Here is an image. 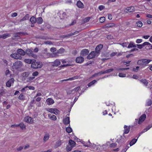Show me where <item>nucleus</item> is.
<instances>
[{"label": "nucleus", "mask_w": 152, "mask_h": 152, "mask_svg": "<svg viewBox=\"0 0 152 152\" xmlns=\"http://www.w3.org/2000/svg\"><path fill=\"white\" fill-rule=\"evenodd\" d=\"M97 83V81L95 80H94L91 82H90L88 84V87H90L96 83Z\"/></svg>", "instance_id": "f704fd0d"}, {"label": "nucleus", "mask_w": 152, "mask_h": 152, "mask_svg": "<svg viewBox=\"0 0 152 152\" xmlns=\"http://www.w3.org/2000/svg\"><path fill=\"white\" fill-rule=\"evenodd\" d=\"M28 90H34L35 89L34 87L32 86H28Z\"/></svg>", "instance_id": "680f3d73"}, {"label": "nucleus", "mask_w": 152, "mask_h": 152, "mask_svg": "<svg viewBox=\"0 0 152 152\" xmlns=\"http://www.w3.org/2000/svg\"><path fill=\"white\" fill-rule=\"evenodd\" d=\"M80 88V87H75L72 90H69L67 91V94H73L77 92Z\"/></svg>", "instance_id": "423d86ee"}, {"label": "nucleus", "mask_w": 152, "mask_h": 152, "mask_svg": "<svg viewBox=\"0 0 152 152\" xmlns=\"http://www.w3.org/2000/svg\"><path fill=\"white\" fill-rule=\"evenodd\" d=\"M87 144L88 145H91V147H92L94 148L96 146V145L95 144H93V145H92V144L90 142L89 140L88 141V142L87 143Z\"/></svg>", "instance_id": "603ef678"}, {"label": "nucleus", "mask_w": 152, "mask_h": 152, "mask_svg": "<svg viewBox=\"0 0 152 152\" xmlns=\"http://www.w3.org/2000/svg\"><path fill=\"white\" fill-rule=\"evenodd\" d=\"M105 7L104 6L101 5L99 6V9L101 11L104 9V8Z\"/></svg>", "instance_id": "bf43d9fd"}, {"label": "nucleus", "mask_w": 152, "mask_h": 152, "mask_svg": "<svg viewBox=\"0 0 152 152\" xmlns=\"http://www.w3.org/2000/svg\"><path fill=\"white\" fill-rule=\"evenodd\" d=\"M136 47V45H135L132 42H130L128 45L127 47L128 48H130L132 47L134 48L135 47Z\"/></svg>", "instance_id": "ea45409f"}, {"label": "nucleus", "mask_w": 152, "mask_h": 152, "mask_svg": "<svg viewBox=\"0 0 152 152\" xmlns=\"http://www.w3.org/2000/svg\"><path fill=\"white\" fill-rule=\"evenodd\" d=\"M17 52L18 53L20 56H24L25 54V52L22 49H18L17 50Z\"/></svg>", "instance_id": "393cba45"}, {"label": "nucleus", "mask_w": 152, "mask_h": 152, "mask_svg": "<svg viewBox=\"0 0 152 152\" xmlns=\"http://www.w3.org/2000/svg\"><path fill=\"white\" fill-rule=\"evenodd\" d=\"M38 74L39 72H38L36 71L32 73V75L34 77L38 75Z\"/></svg>", "instance_id": "052dcab7"}, {"label": "nucleus", "mask_w": 152, "mask_h": 152, "mask_svg": "<svg viewBox=\"0 0 152 152\" xmlns=\"http://www.w3.org/2000/svg\"><path fill=\"white\" fill-rule=\"evenodd\" d=\"M64 123L65 124H68L70 123V120L69 117H66L63 120Z\"/></svg>", "instance_id": "4be33fe9"}, {"label": "nucleus", "mask_w": 152, "mask_h": 152, "mask_svg": "<svg viewBox=\"0 0 152 152\" xmlns=\"http://www.w3.org/2000/svg\"><path fill=\"white\" fill-rule=\"evenodd\" d=\"M26 53L29 56H31L34 58H37V56L33 54V51L30 49H27L26 51Z\"/></svg>", "instance_id": "9d476101"}, {"label": "nucleus", "mask_w": 152, "mask_h": 152, "mask_svg": "<svg viewBox=\"0 0 152 152\" xmlns=\"http://www.w3.org/2000/svg\"><path fill=\"white\" fill-rule=\"evenodd\" d=\"M124 134H127L128 133L130 130V126L125 125L124 126Z\"/></svg>", "instance_id": "6ab92c4d"}, {"label": "nucleus", "mask_w": 152, "mask_h": 152, "mask_svg": "<svg viewBox=\"0 0 152 152\" xmlns=\"http://www.w3.org/2000/svg\"><path fill=\"white\" fill-rule=\"evenodd\" d=\"M28 90V86H26L24 87L23 88H22L21 90V91L22 92H24L25 91H27V90Z\"/></svg>", "instance_id": "a18cd8bd"}, {"label": "nucleus", "mask_w": 152, "mask_h": 152, "mask_svg": "<svg viewBox=\"0 0 152 152\" xmlns=\"http://www.w3.org/2000/svg\"><path fill=\"white\" fill-rule=\"evenodd\" d=\"M43 64L40 62H33L31 64V67L34 69L39 68L42 66Z\"/></svg>", "instance_id": "f03ea898"}, {"label": "nucleus", "mask_w": 152, "mask_h": 152, "mask_svg": "<svg viewBox=\"0 0 152 152\" xmlns=\"http://www.w3.org/2000/svg\"><path fill=\"white\" fill-rule=\"evenodd\" d=\"M46 102L48 105H51L53 104L54 102L52 99L48 98L46 100Z\"/></svg>", "instance_id": "dca6fc26"}, {"label": "nucleus", "mask_w": 152, "mask_h": 152, "mask_svg": "<svg viewBox=\"0 0 152 152\" xmlns=\"http://www.w3.org/2000/svg\"><path fill=\"white\" fill-rule=\"evenodd\" d=\"M18 99L21 100H23L25 99V96L23 94H21L18 97Z\"/></svg>", "instance_id": "79ce46f5"}, {"label": "nucleus", "mask_w": 152, "mask_h": 152, "mask_svg": "<svg viewBox=\"0 0 152 152\" xmlns=\"http://www.w3.org/2000/svg\"><path fill=\"white\" fill-rule=\"evenodd\" d=\"M117 145V144L115 143H112L110 145V146L112 148L115 147Z\"/></svg>", "instance_id": "13d9d810"}, {"label": "nucleus", "mask_w": 152, "mask_h": 152, "mask_svg": "<svg viewBox=\"0 0 152 152\" xmlns=\"http://www.w3.org/2000/svg\"><path fill=\"white\" fill-rule=\"evenodd\" d=\"M126 74L122 73H120L118 74V76L120 77H126Z\"/></svg>", "instance_id": "de8ad7c7"}, {"label": "nucleus", "mask_w": 152, "mask_h": 152, "mask_svg": "<svg viewBox=\"0 0 152 152\" xmlns=\"http://www.w3.org/2000/svg\"><path fill=\"white\" fill-rule=\"evenodd\" d=\"M10 56L11 57L15 59H17V58H18L17 57H16L17 56H16V53H13V54H11L10 55Z\"/></svg>", "instance_id": "8fccbe9b"}, {"label": "nucleus", "mask_w": 152, "mask_h": 152, "mask_svg": "<svg viewBox=\"0 0 152 152\" xmlns=\"http://www.w3.org/2000/svg\"><path fill=\"white\" fill-rule=\"evenodd\" d=\"M29 73L28 72H24L22 74V75L23 77H24V79L25 77H27L29 75Z\"/></svg>", "instance_id": "58836bf2"}, {"label": "nucleus", "mask_w": 152, "mask_h": 152, "mask_svg": "<svg viewBox=\"0 0 152 152\" xmlns=\"http://www.w3.org/2000/svg\"><path fill=\"white\" fill-rule=\"evenodd\" d=\"M99 54L95 51H92L87 56V58L88 59H91L99 55Z\"/></svg>", "instance_id": "0eeeda50"}, {"label": "nucleus", "mask_w": 152, "mask_h": 152, "mask_svg": "<svg viewBox=\"0 0 152 152\" xmlns=\"http://www.w3.org/2000/svg\"><path fill=\"white\" fill-rule=\"evenodd\" d=\"M0 95L6 97L9 96L8 92L5 89L4 90L0 93Z\"/></svg>", "instance_id": "ddd939ff"}, {"label": "nucleus", "mask_w": 152, "mask_h": 152, "mask_svg": "<svg viewBox=\"0 0 152 152\" xmlns=\"http://www.w3.org/2000/svg\"><path fill=\"white\" fill-rule=\"evenodd\" d=\"M85 142H82V143L84 145V146L85 147H91V145H88L85 144Z\"/></svg>", "instance_id": "0e129e2a"}, {"label": "nucleus", "mask_w": 152, "mask_h": 152, "mask_svg": "<svg viewBox=\"0 0 152 152\" xmlns=\"http://www.w3.org/2000/svg\"><path fill=\"white\" fill-rule=\"evenodd\" d=\"M146 128L144 129L139 134V137L141 134H142L143 133H144L145 132H146L147 131H146Z\"/></svg>", "instance_id": "4d7b16f0"}, {"label": "nucleus", "mask_w": 152, "mask_h": 152, "mask_svg": "<svg viewBox=\"0 0 152 152\" xmlns=\"http://www.w3.org/2000/svg\"><path fill=\"white\" fill-rule=\"evenodd\" d=\"M136 25L138 27H141L142 25V23L141 21H139L136 23Z\"/></svg>", "instance_id": "c03bdc74"}, {"label": "nucleus", "mask_w": 152, "mask_h": 152, "mask_svg": "<svg viewBox=\"0 0 152 152\" xmlns=\"http://www.w3.org/2000/svg\"><path fill=\"white\" fill-rule=\"evenodd\" d=\"M88 53L89 51L88 49H84L81 51L80 55L82 56H86Z\"/></svg>", "instance_id": "2eb2a0df"}, {"label": "nucleus", "mask_w": 152, "mask_h": 152, "mask_svg": "<svg viewBox=\"0 0 152 152\" xmlns=\"http://www.w3.org/2000/svg\"><path fill=\"white\" fill-rule=\"evenodd\" d=\"M115 26V24L114 23H109L107 25V27H112Z\"/></svg>", "instance_id": "09e8293b"}, {"label": "nucleus", "mask_w": 152, "mask_h": 152, "mask_svg": "<svg viewBox=\"0 0 152 152\" xmlns=\"http://www.w3.org/2000/svg\"><path fill=\"white\" fill-rule=\"evenodd\" d=\"M61 64V62L59 59L56 60L52 63V65L53 66H58Z\"/></svg>", "instance_id": "aec40b11"}, {"label": "nucleus", "mask_w": 152, "mask_h": 152, "mask_svg": "<svg viewBox=\"0 0 152 152\" xmlns=\"http://www.w3.org/2000/svg\"><path fill=\"white\" fill-rule=\"evenodd\" d=\"M84 61V58L81 56H79L76 58V63L79 64L82 63Z\"/></svg>", "instance_id": "4468645a"}, {"label": "nucleus", "mask_w": 152, "mask_h": 152, "mask_svg": "<svg viewBox=\"0 0 152 152\" xmlns=\"http://www.w3.org/2000/svg\"><path fill=\"white\" fill-rule=\"evenodd\" d=\"M29 18V15L28 14H27L24 17H23L22 19L20 20V21L28 20Z\"/></svg>", "instance_id": "4c0bfd02"}, {"label": "nucleus", "mask_w": 152, "mask_h": 152, "mask_svg": "<svg viewBox=\"0 0 152 152\" xmlns=\"http://www.w3.org/2000/svg\"><path fill=\"white\" fill-rule=\"evenodd\" d=\"M25 122L31 124H32L34 123L33 119L29 116H27L25 117L24 119Z\"/></svg>", "instance_id": "6e6552de"}, {"label": "nucleus", "mask_w": 152, "mask_h": 152, "mask_svg": "<svg viewBox=\"0 0 152 152\" xmlns=\"http://www.w3.org/2000/svg\"><path fill=\"white\" fill-rule=\"evenodd\" d=\"M36 19L34 16L31 17L30 19V21L32 24H34L36 22Z\"/></svg>", "instance_id": "cd10ccee"}, {"label": "nucleus", "mask_w": 152, "mask_h": 152, "mask_svg": "<svg viewBox=\"0 0 152 152\" xmlns=\"http://www.w3.org/2000/svg\"><path fill=\"white\" fill-rule=\"evenodd\" d=\"M66 130L68 133H71L72 131V129L70 127H68L66 128Z\"/></svg>", "instance_id": "a19ab883"}, {"label": "nucleus", "mask_w": 152, "mask_h": 152, "mask_svg": "<svg viewBox=\"0 0 152 152\" xmlns=\"http://www.w3.org/2000/svg\"><path fill=\"white\" fill-rule=\"evenodd\" d=\"M61 140H58L57 141L55 145V148H56L60 146L61 145Z\"/></svg>", "instance_id": "bb28decb"}, {"label": "nucleus", "mask_w": 152, "mask_h": 152, "mask_svg": "<svg viewBox=\"0 0 152 152\" xmlns=\"http://www.w3.org/2000/svg\"><path fill=\"white\" fill-rule=\"evenodd\" d=\"M19 126H20L21 129L23 130L24 129H26V126L23 123H20L19 124Z\"/></svg>", "instance_id": "e433bc0d"}, {"label": "nucleus", "mask_w": 152, "mask_h": 152, "mask_svg": "<svg viewBox=\"0 0 152 152\" xmlns=\"http://www.w3.org/2000/svg\"><path fill=\"white\" fill-rule=\"evenodd\" d=\"M139 66H137L136 67V68H133V71L135 72H137L139 69Z\"/></svg>", "instance_id": "e2e57ef3"}, {"label": "nucleus", "mask_w": 152, "mask_h": 152, "mask_svg": "<svg viewBox=\"0 0 152 152\" xmlns=\"http://www.w3.org/2000/svg\"><path fill=\"white\" fill-rule=\"evenodd\" d=\"M69 144L72 148L75 146L76 143L73 140H70L69 141Z\"/></svg>", "instance_id": "5701e85b"}, {"label": "nucleus", "mask_w": 152, "mask_h": 152, "mask_svg": "<svg viewBox=\"0 0 152 152\" xmlns=\"http://www.w3.org/2000/svg\"><path fill=\"white\" fill-rule=\"evenodd\" d=\"M141 82L143 83L145 86H147L148 84V82L147 80L144 79H142L140 80Z\"/></svg>", "instance_id": "72a5a7b5"}, {"label": "nucleus", "mask_w": 152, "mask_h": 152, "mask_svg": "<svg viewBox=\"0 0 152 152\" xmlns=\"http://www.w3.org/2000/svg\"><path fill=\"white\" fill-rule=\"evenodd\" d=\"M138 137L137 139H133L129 143L130 146H132L136 142Z\"/></svg>", "instance_id": "2f4dec72"}, {"label": "nucleus", "mask_w": 152, "mask_h": 152, "mask_svg": "<svg viewBox=\"0 0 152 152\" xmlns=\"http://www.w3.org/2000/svg\"><path fill=\"white\" fill-rule=\"evenodd\" d=\"M34 78V77H29L27 80V82H30L33 80Z\"/></svg>", "instance_id": "5fc2aeb1"}, {"label": "nucleus", "mask_w": 152, "mask_h": 152, "mask_svg": "<svg viewBox=\"0 0 152 152\" xmlns=\"http://www.w3.org/2000/svg\"><path fill=\"white\" fill-rule=\"evenodd\" d=\"M64 49L63 48H61L60 49L58 50L56 53H53L51 54H50L49 53H47V57H46L49 58L50 57H56L59 56L58 55V54H62L64 52Z\"/></svg>", "instance_id": "f257e3e1"}, {"label": "nucleus", "mask_w": 152, "mask_h": 152, "mask_svg": "<svg viewBox=\"0 0 152 152\" xmlns=\"http://www.w3.org/2000/svg\"><path fill=\"white\" fill-rule=\"evenodd\" d=\"M48 116L49 118L51 120L56 121V116L54 115H51V114H48Z\"/></svg>", "instance_id": "c756f323"}, {"label": "nucleus", "mask_w": 152, "mask_h": 152, "mask_svg": "<svg viewBox=\"0 0 152 152\" xmlns=\"http://www.w3.org/2000/svg\"><path fill=\"white\" fill-rule=\"evenodd\" d=\"M106 73L105 71H102L100 72H99L95 74L94 75H93L92 77H96L98 75H100L102 74H104Z\"/></svg>", "instance_id": "473e14b6"}, {"label": "nucleus", "mask_w": 152, "mask_h": 152, "mask_svg": "<svg viewBox=\"0 0 152 152\" xmlns=\"http://www.w3.org/2000/svg\"><path fill=\"white\" fill-rule=\"evenodd\" d=\"M77 5L78 7L80 8H83L84 7L83 4L80 1H79L77 2Z\"/></svg>", "instance_id": "b1692460"}, {"label": "nucleus", "mask_w": 152, "mask_h": 152, "mask_svg": "<svg viewBox=\"0 0 152 152\" xmlns=\"http://www.w3.org/2000/svg\"><path fill=\"white\" fill-rule=\"evenodd\" d=\"M135 10V9L133 6L127 7L125 8L124 11L125 13H127L128 12H134Z\"/></svg>", "instance_id": "1a4fd4ad"}, {"label": "nucleus", "mask_w": 152, "mask_h": 152, "mask_svg": "<svg viewBox=\"0 0 152 152\" xmlns=\"http://www.w3.org/2000/svg\"><path fill=\"white\" fill-rule=\"evenodd\" d=\"M73 148L69 144V145H66L65 149L67 152H69L71 151Z\"/></svg>", "instance_id": "7c9ffc66"}, {"label": "nucleus", "mask_w": 152, "mask_h": 152, "mask_svg": "<svg viewBox=\"0 0 152 152\" xmlns=\"http://www.w3.org/2000/svg\"><path fill=\"white\" fill-rule=\"evenodd\" d=\"M10 36V34L8 33L5 34L1 35H0V38L5 39L9 37Z\"/></svg>", "instance_id": "a878e982"}, {"label": "nucleus", "mask_w": 152, "mask_h": 152, "mask_svg": "<svg viewBox=\"0 0 152 152\" xmlns=\"http://www.w3.org/2000/svg\"><path fill=\"white\" fill-rule=\"evenodd\" d=\"M152 104V101L150 99L148 100L146 102V105L147 106H150Z\"/></svg>", "instance_id": "49530a36"}, {"label": "nucleus", "mask_w": 152, "mask_h": 152, "mask_svg": "<svg viewBox=\"0 0 152 152\" xmlns=\"http://www.w3.org/2000/svg\"><path fill=\"white\" fill-rule=\"evenodd\" d=\"M146 118V115L144 114L142 115L140 118L138 123L139 124H140L142 123L145 119Z\"/></svg>", "instance_id": "f8f14e48"}, {"label": "nucleus", "mask_w": 152, "mask_h": 152, "mask_svg": "<svg viewBox=\"0 0 152 152\" xmlns=\"http://www.w3.org/2000/svg\"><path fill=\"white\" fill-rule=\"evenodd\" d=\"M142 41V40L141 39H138L136 40V42L137 43H140Z\"/></svg>", "instance_id": "69168bd1"}, {"label": "nucleus", "mask_w": 152, "mask_h": 152, "mask_svg": "<svg viewBox=\"0 0 152 152\" xmlns=\"http://www.w3.org/2000/svg\"><path fill=\"white\" fill-rule=\"evenodd\" d=\"M103 47V45L102 44H100L98 45L96 48V51L97 53V54H99L100 53V50Z\"/></svg>", "instance_id": "a211bd4d"}, {"label": "nucleus", "mask_w": 152, "mask_h": 152, "mask_svg": "<svg viewBox=\"0 0 152 152\" xmlns=\"http://www.w3.org/2000/svg\"><path fill=\"white\" fill-rule=\"evenodd\" d=\"M105 20V18L104 17H101L99 19V21L101 23L104 22Z\"/></svg>", "instance_id": "3c124183"}, {"label": "nucleus", "mask_w": 152, "mask_h": 152, "mask_svg": "<svg viewBox=\"0 0 152 152\" xmlns=\"http://www.w3.org/2000/svg\"><path fill=\"white\" fill-rule=\"evenodd\" d=\"M151 61V60L143 59L139 60L137 63L139 65H143L148 64Z\"/></svg>", "instance_id": "39448f33"}, {"label": "nucleus", "mask_w": 152, "mask_h": 152, "mask_svg": "<svg viewBox=\"0 0 152 152\" xmlns=\"http://www.w3.org/2000/svg\"><path fill=\"white\" fill-rule=\"evenodd\" d=\"M22 65V62L19 61H18L13 64L12 68L14 70L20 67Z\"/></svg>", "instance_id": "7ed1b4c3"}, {"label": "nucleus", "mask_w": 152, "mask_h": 152, "mask_svg": "<svg viewBox=\"0 0 152 152\" xmlns=\"http://www.w3.org/2000/svg\"><path fill=\"white\" fill-rule=\"evenodd\" d=\"M24 61L28 64H32L33 62H36V60L34 59H24Z\"/></svg>", "instance_id": "f3484780"}, {"label": "nucleus", "mask_w": 152, "mask_h": 152, "mask_svg": "<svg viewBox=\"0 0 152 152\" xmlns=\"http://www.w3.org/2000/svg\"><path fill=\"white\" fill-rule=\"evenodd\" d=\"M49 135L48 134H46L44 136L43 140L44 142H46L49 139Z\"/></svg>", "instance_id": "c9c22d12"}, {"label": "nucleus", "mask_w": 152, "mask_h": 152, "mask_svg": "<svg viewBox=\"0 0 152 152\" xmlns=\"http://www.w3.org/2000/svg\"><path fill=\"white\" fill-rule=\"evenodd\" d=\"M36 20V22L39 24H41L43 22V20L41 17L37 18Z\"/></svg>", "instance_id": "c85d7f7f"}, {"label": "nucleus", "mask_w": 152, "mask_h": 152, "mask_svg": "<svg viewBox=\"0 0 152 152\" xmlns=\"http://www.w3.org/2000/svg\"><path fill=\"white\" fill-rule=\"evenodd\" d=\"M16 56L18 58H17V59H21L22 57L17 52L16 53Z\"/></svg>", "instance_id": "6e6d98bb"}, {"label": "nucleus", "mask_w": 152, "mask_h": 152, "mask_svg": "<svg viewBox=\"0 0 152 152\" xmlns=\"http://www.w3.org/2000/svg\"><path fill=\"white\" fill-rule=\"evenodd\" d=\"M14 82V79L13 78L10 79L6 83V86L7 87H10L12 85Z\"/></svg>", "instance_id": "9b49d317"}, {"label": "nucleus", "mask_w": 152, "mask_h": 152, "mask_svg": "<svg viewBox=\"0 0 152 152\" xmlns=\"http://www.w3.org/2000/svg\"><path fill=\"white\" fill-rule=\"evenodd\" d=\"M113 69H107L105 70V72L106 73H108L113 71Z\"/></svg>", "instance_id": "864d4df0"}, {"label": "nucleus", "mask_w": 152, "mask_h": 152, "mask_svg": "<svg viewBox=\"0 0 152 152\" xmlns=\"http://www.w3.org/2000/svg\"><path fill=\"white\" fill-rule=\"evenodd\" d=\"M46 110L47 111L53 113L56 115H58L59 113V110L56 108H48Z\"/></svg>", "instance_id": "20e7f679"}, {"label": "nucleus", "mask_w": 152, "mask_h": 152, "mask_svg": "<svg viewBox=\"0 0 152 152\" xmlns=\"http://www.w3.org/2000/svg\"><path fill=\"white\" fill-rule=\"evenodd\" d=\"M129 43L127 42H125L122 43H119V44L122 45L123 47H126L128 45Z\"/></svg>", "instance_id": "37998d69"}, {"label": "nucleus", "mask_w": 152, "mask_h": 152, "mask_svg": "<svg viewBox=\"0 0 152 152\" xmlns=\"http://www.w3.org/2000/svg\"><path fill=\"white\" fill-rule=\"evenodd\" d=\"M56 50V49L55 48H50V51L51 52H54Z\"/></svg>", "instance_id": "774afa93"}, {"label": "nucleus", "mask_w": 152, "mask_h": 152, "mask_svg": "<svg viewBox=\"0 0 152 152\" xmlns=\"http://www.w3.org/2000/svg\"><path fill=\"white\" fill-rule=\"evenodd\" d=\"M78 78V76H75L72 77L70 78L67 79L62 80H61L60 81L62 82L64 81H71L75 79H77Z\"/></svg>", "instance_id": "412c9836"}, {"label": "nucleus", "mask_w": 152, "mask_h": 152, "mask_svg": "<svg viewBox=\"0 0 152 152\" xmlns=\"http://www.w3.org/2000/svg\"><path fill=\"white\" fill-rule=\"evenodd\" d=\"M137 48L139 49H141L144 47L142 44L140 45L137 44Z\"/></svg>", "instance_id": "338daca9"}]
</instances>
